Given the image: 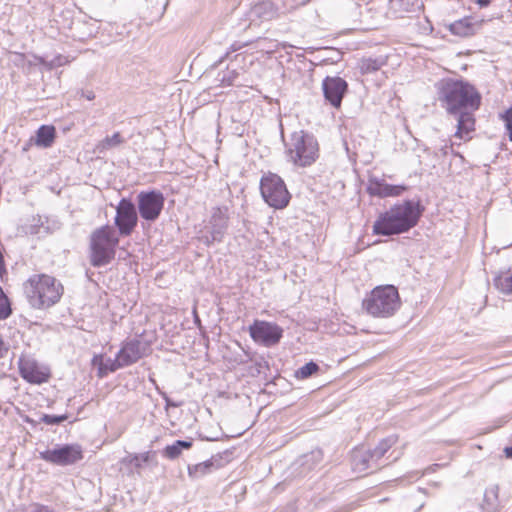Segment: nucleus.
Masks as SVG:
<instances>
[{
  "instance_id": "32",
  "label": "nucleus",
  "mask_w": 512,
  "mask_h": 512,
  "mask_svg": "<svg viewBox=\"0 0 512 512\" xmlns=\"http://www.w3.org/2000/svg\"><path fill=\"white\" fill-rule=\"evenodd\" d=\"M62 57L61 56H58L56 57L54 60H52L51 62H47L45 61L42 57H37L35 56V60L39 63V64H42V65H45L48 69H52L56 66H60L62 65V61H61Z\"/></svg>"
},
{
  "instance_id": "16",
  "label": "nucleus",
  "mask_w": 512,
  "mask_h": 512,
  "mask_svg": "<svg viewBox=\"0 0 512 512\" xmlns=\"http://www.w3.org/2000/svg\"><path fill=\"white\" fill-rule=\"evenodd\" d=\"M228 226L227 209L215 208L210 220L209 236H204V242L210 245L214 242H220Z\"/></svg>"
},
{
  "instance_id": "23",
  "label": "nucleus",
  "mask_w": 512,
  "mask_h": 512,
  "mask_svg": "<svg viewBox=\"0 0 512 512\" xmlns=\"http://www.w3.org/2000/svg\"><path fill=\"white\" fill-rule=\"evenodd\" d=\"M193 442L188 440H176L171 445H167L163 451L162 455L169 459V460H175L177 459L183 450H188L192 447Z\"/></svg>"
},
{
  "instance_id": "25",
  "label": "nucleus",
  "mask_w": 512,
  "mask_h": 512,
  "mask_svg": "<svg viewBox=\"0 0 512 512\" xmlns=\"http://www.w3.org/2000/svg\"><path fill=\"white\" fill-rule=\"evenodd\" d=\"M124 143V138L119 132H115L112 136H107L96 145L98 153H104L107 150L113 149Z\"/></svg>"
},
{
  "instance_id": "38",
  "label": "nucleus",
  "mask_w": 512,
  "mask_h": 512,
  "mask_svg": "<svg viewBox=\"0 0 512 512\" xmlns=\"http://www.w3.org/2000/svg\"><path fill=\"white\" fill-rule=\"evenodd\" d=\"M4 352H6V349H4V342L0 336V358L4 356Z\"/></svg>"
},
{
  "instance_id": "26",
  "label": "nucleus",
  "mask_w": 512,
  "mask_h": 512,
  "mask_svg": "<svg viewBox=\"0 0 512 512\" xmlns=\"http://www.w3.org/2000/svg\"><path fill=\"white\" fill-rule=\"evenodd\" d=\"M450 31L455 35L466 37L474 33V26L470 19L464 18L452 23Z\"/></svg>"
},
{
  "instance_id": "6",
  "label": "nucleus",
  "mask_w": 512,
  "mask_h": 512,
  "mask_svg": "<svg viewBox=\"0 0 512 512\" xmlns=\"http://www.w3.org/2000/svg\"><path fill=\"white\" fill-rule=\"evenodd\" d=\"M119 238L109 225L96 229L91 235V264L101 267L109 264L115 256Z\"/></svg>"
},
{
  "instance_id": "13",
  "label": "nucleus",
  "mask_w": 512,
  "mask_h": 512,
  "mask_svg": "<svg viewBox=\"0 0 512 512\" xmlns=\"http://www.w3.org/2000/svg\"><path fill=\"white\" fill-rule=\"evenodd\" d=\"M138 223V215L135 205L131 200L122 198L116 207L115 225L119 233L129 236Z\"/></svg>"
},
{
  "instance_id": "24",
  "label": "nucleus",
  "mask_w": 512,
  "mask_h": 512,
  "mask_svg": "<svg viewBox=\"0 0 512 512\" xmlns=\"http://www.w3.org/2000/svg\"><path fill=\"white\" fill-rule=\"evenodd\" d=\"M139 459L147 464H157L156 453L154 451H147L142 454H128L122 459V463L133 465L135 468H141Z\"/></svg>"
},
{
  "instance_id": "7",
  "label": "nucleus",
  "mask_w": 512,
  "mask_h": 512,
  "mask_svg": "<svg viewBox=\"0 0 512 512\" xmlns=\"http://www.w3.org/2000/svg\"><path fill=\"white\" fill-rule=\"evenodd\" d=\"M261 195L265 202L276 209L284 208L288 205L290 194L284 181L276 174L263 176L260 182Z\"/></svg>"
},
{
  "instance_id": "27",
  "label": "nucleus",
  "mask_w": 512,
  "mask_h": 512,
  "mask_svg": "<svg viewBox=\"0 0 512 512\" xmlns=\"http://www.w3.org/2000/svg\"><path fill=\"white\" fill-rule=\"evenodd\" d=\"M385 61L382 58H363L359 63V68L362 74H369L379 70Z\"/></svg>"
},
{
  "instance_id": "36",
  "label": "nucleus",
  "mask_w": 512,
  "mask_h": 512,
  "mask_svg": "<svg viewBox=\"0 0 512 512\" xmlns=\"http://www.w3.org/2000/svg\"><path fill=\"white\" fill-rule=\"evenodd\" d=\"M114 359H107L106 361L103 362V376H105L108 372H112L109 367L111 366V364L113 363Z\"/></svg>"
},
{
  "instance_id": "42",
  "label": "nucleus",
  "mask_w": 512,
  "mask_h": 512,
  "mask_svg": "<svg viewBox=\"0 0 512 512\" xmlns=\"http://www.w3.org/2000/svg\"><path fill=\"white\" fill-rule=\"evenodd\" d=\"M87 99L88 100H92L94 99V94L92 92H90L88 95H87Z\"/></svg>"
},
{
  "instance_id": "29",
  "label": "nucleus",
  "mask_w": 512,
  "mask_h": 512,
  "mask_svg": "<svg viewBox=\"0 0 512 512\" xmlns=\"http://www.w3.org/2000/svg\"><path fill=\"white\" fill-rule=\"evenodd\" d=\"M11 314L8 298L5 296L2 288H0V320L6 319Z\"/></svg>"
},
{
  "instance_id": "41",
  "label": "nucleus",
  "mask_w": 512,
  "mask_h": 512,
  "mask_svg": "<svg viewBox=\"0 0 512 512\" xmlns=\"http://www.w3.org/2000/svg\"><path fill=\"white\" fill-rule=\"evenodd\" d=\"M240 48H241V46H240V45H236V44H233V45L231 46V50H232V51H237V50H238V49H240Z\"/></svg>"
},
{
  "instance_id": "28",
  "label": "nucleus",
  "mask_w": 512,
  "mask_h": 512,
  "mask_svg": "<svg viewBox=\"0 0 512 512\" xmlns=\"http://www.w3.org/2000/svg\"><path fill=\"white\" fill-rule=\"evenodd\" d=\"M318 370H319L318 364L313 362V361H311L309 363H306L305 365H303L299 369H297L295 371V377L297 379H301V380L307 379L310 376H312L313 374L317 373Z\"/></svg>"
},
{
  "instance_id": "21",
  "label": "nucleus",
  "mask_w": 512,
  "mask_h": 512,
  "mask_svg": "<svg viewBox=\"0 0 512 512\" xmlns=\"http://www.w3.org/2000/svg\"><path fill=\"white\" fill-rule=\"evenodd\" d=\"M499 506V486L491 485L484 492L481 508L486 512H496Z\"/></svg>"
},
{
  "instance_id": "14",
  "label": "nucleus",
  "mask_w": 512,
  "mask_h": 512,
  "mask_svg": "<svg viewBox=\"0 0 512 512\" xmlns=\"http://www.w3.org/2000/svg\"><path fill=\"white\" fill-rule=\"evenodd\" d=\"M18 364L20 375L29 383L42 384L50 378L49 369L30 357H21Z\"/></svg>"
},
{
  "instance_id": "31",
  "label": "nucleus",
  "mask_w": 512,
  "mask_h": 512,
  "mask_svg": "<svg viewBox=\"0 0 512 512\" xmlns=\"http://www.w3.org/2000/svg\"><path fill=\"white\" fill-rule=\"evenodd\" d=\"M501 118L505 122L509 139L512 141V106L507 111H505L504 114L501 115Z\"/></svg>"
},
{
  "instance_id": "2",
  "label": "nucleus",
  "mask_w": 512,
  "mask_h": 512,
  "mask_svg": "<svg viewBox=\"0 0 512 512\" xmlns=\"http://www.w3.org/2000/svg\"><path fill=\"white\" fill-rule=\"evenodd\" d=\"M423 211L424 208L418 201L405 200L395 204L379 215L373 224V233L390 236L407 232L417 225Z\"/></svg>"
},
{
  "instance_id": "15",
  "label": "nucleus",
  "mask_w": 512,
  "mask_h": 512,
  "mask_svg": "<svg viewBox=\"0 0 512 512\" xmlns=\"http://www.w3.org/2000/svg\"><path fill=\"white\" fill-rule=\"evenodd\" d=\"M322 90L325 100L334 108H340L348 83L339 76H327L322 82Z\"/></svg>"
},
{
  "instance_id": "43",
  "label": "nucleus",
  "mask_w": 512,
  "mask_h": 512,
  "mask_svg": "<svg viewBox=\"0 0 512 512\" xmlns=\"http://www.w3.org/2000/svg\"><path fill=\"white\" fill-rule=\"evenodd\" d=\"M139 464H141V466H142L143 464H146V463L143 462L141 459H139Z\"/></svg>"
},
{
  "instance_id": "3",
  "label": "nucleus",
  "mask_w": 512,
  "mask_h": 512,
  "mask_svg": "<svg viewBox=\"0 0 512 512\" xmlns=\"http://www.w3.org/2000/svg\"><path fill=\"white\" fill-rule=\"evenodd\" d=\"M23 290L31 307L43 310L54 306L60 301L64 287L53 276L35 274L24 282Z\"/></svg>"
},
{
  "instance_id": "1",
  "label": "nucleus",
  "mask_w": 512,
  "mask_h": 512,
  "mask_svg": "<svg viewBox=\"0 0 512 512\" xmlns=\"http://www.w3.org/2000/svg\"><path fill=\"white\" fill-rule=\"evenodd\" d=\"M435 86L442 107L457 120L454 137L470 139V134L475 130L474 113L480 107L481 95L474 86L463 80L442 79Z\"/></svg>"
},
{
  "instance_id": "20",
  "label": "nucleus",
  "mask_w": 512,
  "mask_h": 512,
  "mask_svg": "<svg viewBox=\"0 0 512 512\" xmlns=\"http://www.w3.org/2000/svg\"><path fill=\"white\" fill-rule=\"evenodd\" d=\"M222 466L221 458L212 457L202 463L188 466V474L192 478H200Z\"/></svg>"
},
{
  "instance_id": "19",
  "label": "nucleus",
  "mask_w": 512,
  "mask_h": 512,
  "mask_svg": "<svg viewBox=\"0 0 512 512\" xmlns=\"http://www.w3.org/2000/svg\"><path fill=\"white\" fill-rule=\"evenodd\" d=\"M56 138V130L54 126L42 125L36 131L35 136H32L26 146L23 148L24 151L28 150V147L35 145L40 148H49L52 146Z\"/></svg>"
},
{
  "instance_id": "18",
  "label": "nucleus",
  "mask_w": 512,
  "mask_h": 512,
  "mask_svg": "<svg viewBox=\"0 0 512 512\" xmlns=\"http://www.w3.org/2000/svg\"><path fill=\"white\" fill-rule=\"evenodd\" d=\"M279 15V7L270 0L255 4L250 10V18L252 21L256 19L260 21H271L278 18Z\"/></svg>"
},
{
  "instance_id": "34",
  "label": "nucleus",
  "mask_w": 512,
  "mask_h": 512,
  "mask_svg": "<svg viewBox=\"0 0 512 512\" xmlns=\"http://www.w3.org/2000/svg\"><path fill=\"white\" fill-rule=\"evenodd\" d=\"M103 362H104V359H103L102 355H96V356H94V358L92 360L93 365L98 366L100 377H103V370H104Z\"/></svg>"
},
{
  "instance_id": "37",
  "label": "nucleus",
  "mask_w": 512,
  "mask_h": 512,
  "mask_svg": "<svg viewBox=\"0 0 512 512\" xmlns=\"http://www.w3.org/2000/svg\"><path fill=\"white\" fill-rule=\"evenodd\" d=\"M162 397L165 400L166 407H178L179 404L174 403L165 393H162Z\"/></svg>"
},
{
  "instance_id": "40",
  "label": "nucleus",
  "mask_w": 512,
  "mask_h": 512,
  "mask_svg": "<svg viewBox=\"0 0 512 512\" xmlns=\"http://www.w3.org/2000/svg\"><path fill=\"white\" fill-rule=\"evenodd\" d=\"M504 451L507 457L512 458V446L506 447Z\"/></svg>"
},
{
  "instance_id": "9",
  "label": "nucleus",
  "mask_w": 512,
  "mask_h": 512,
  "mask_svg": "<svg viewBox=\"0 0 512 512\" xmlns=\"http://www.w3.org/2000/svg\"><path fill=\"white\" fill-rule=\"evenodd\" d=\"M150 347L147 342L133 339L123 344L109 367L111 371L136 363L139 359L149 353Z\"/></svg>"
},
{
  "instance_id": "12",
  "label": "nucleus",
  "mask_w": 512,
  "mask_h": 512,
  "mask_svg": "<svg viewBox=\"0 0 512 512\" xmlns=\"http://www.w3.org/2000/svg\"><path fill=\"white\" fill-rule=\"evenodd\" d=\"M40 458L55 465L67 466L81 460L83 454L79 445L66 444L40 452Z\"/></svg>"
},
{
  "instance_id": "4",
  "label": "nucleus",
  "mask_w": 512,
  "mask_h": 512,
  "mask_svg": "<svg viewBox=\"0 0 512 512\" xmlns=\"http://www.w3.org/2000/svg\"><path fill=\"white\" fill-rule=\"evenodd\" d=\"M398 290L393 285L374 288L363 300V309L371 316L388 318L400 308Z\"/></svg>"
},
{
  "instance_id": "30",
  "label": "nucleus",
  "mask_w": 512,
  "mask_h": 512,
  "mask_svg": "<svg viewBox=\"0 0 512 512\" xmlns=\"http://www.w3.org/2000/svg\"><path fill=\"white\" fill-rule=\"evenodd\" d=\"M68 416L66 414L64 415H49V414H43L40 418V421L47 424V425H58L65 420H67Z\"/></svg>"
},
{
  "instance_id": "33",
  "label": "nucleus",
  "mask_w": 512,
  "mask_h": 512,
  "mask_svg": "<svg viewBox=\"0 0 512 512\" xmlns=\"http://www.w3.org/2000/svg\"><path fill=\"white\" fill-rule=\"evenodd\" d=\"M28 512H53V510L48 506L34 503L29 506Z\"/></svg>"
},
{
  "instance_id": "8",
  "label": "nucleus",
  "mask_w": 512,
  "mask_h": 512,
  "mask_svg": "<svg viewBox=\"0 0 512 512\" xmlns=\"http://www.w3.org/2000/svg\"><path fill=\"white\" fill-rule=\"evenodd\" d=\"M396 442V436H389L383 439L373 450H369L367 452H354L352 458L354 469L359 472H364L370 469L379 468V461Z\"/></svg>"
},
{
  "instance_id": "39",
  "label": "nucleus",
  "mask_w": 512,
  "mask_h": 512,
  "mask_svg": "<svg viewBox=\"0 0 512 512\" xmlns=\"http://www.w3.org/2000/svg\"><path fill=\"white\" fill-rule=\"evenodd\" d=\"M476 2L481 6V7H486L489 5L490 3V0H476Z\"/></svg>"
},
{
  "instance_id": "5",
  "label": "nucleus",
  "mask_w": 512,
  "mask_h": 512,
  "mask_svg": "<svg viewBox=\"0 0 512 512\" xmlns=\"http://www.w3.org/2000/svg\"><path fill=\"white\" fill-rule=\"evenodd\" d=\"M289 160L296 166H310L318 158V142L316 138L303 130L291 134L286 143Z\"/></svg>"
},
{
  "instance_id": "35",
  "label": "nucleus",
  "mask_w": 512,
  "mask_h": 512,
  "mask_svg": "<svg viewBox=\"0 0 512 512\" xmlns=\"http://www.w3.org/2000/svg\"><path fill=\"white\" fill-rule=\"evenodd\" d=\"M12 61L17 66H24L26 63V58H25L24 54L14 53Z\"/></svg>"
},
{
  "instance_id": "10",
  "label": "nucleus",
  "mask_w": 512,
  "mask_h": 512,
  "mask_svg": "<svg viewBox=\"0 0 512 512\" xmlns=\"http://www.w3.org/2000/svg\"><path fill=\"white\" fill-rule=\"evenodd\" d=\"M165 198L160 191H142L137 195V206L140 216L148 221L155 222L164 207Z\"/></svg>"
},
{
  "instance_id": "17",
  "label": "nucleus",
  "mask_w": 512,
  "mask_h": 512,
  "mask_svg": "<svg viewBox=\"0 0 512 512\" xmlns=\"http://www.w3.org/2000/svg\"><path fill=\"white\" fill-rule=\"evenodd\" d=\"M407 189L404 185H391L377 177H370L367 184V192L371 196L380 198L396 197Z\"/></svg>"
},
{
  "instance_id": "11",
  "label": "nucleus",
  "mask_w": 512,
  "mask_h": 512,
  "mask_svg": "<svg viewBox=\"0 0 512 512\" xmlns=\"http://www.w3.org/2000/svg\"><path fill=\"white\" fill-rule=\"evenodd\" d=\"M249 333L256 343L270 347L279 343L283 335V329L276 323L255 320L249 327Z\"/></svg>"
},
{
  "instance_id": "22",
  "label": "nucleus",
  "mask_w": 512,
  "mask_h": 512,
  "mask_svg": "<svg viewBox=\"0 0 512 512\" xmlns=\"http://www.w3.org/2000/svg\"><path fill=\"white\" fill-rule=\"evenodd\" d=\"M494 287L503 295H512V268L500 271L493 278Z\"/></svg>"
}]
</instances>
